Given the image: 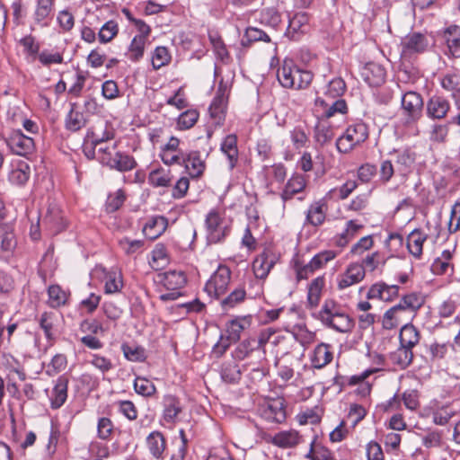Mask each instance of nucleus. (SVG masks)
I'll list each match as a JSON object with an SVG mask.
<instances>
[{"label":"nucleus","mask_w":460,"mask_h":460,"mask_svg":"<svg viewBox=\"0 0 460 460\" xmlns=\"http://www.w3.org/2000/svg\"><path fill=\"white\" fill-rule=\"evenodd\" d=\"M381 368H370L367 369L359 375H354L348 378L349 386L358 385L357 394L362 397L369 395L371 393L372 385L366 379L372 374L376 373Z\"/></svg>","instance_id":"nucleus-43"},{"label":"nucleus","mask_w":460,"mask_h":460,"mask_svg":"<svg viewBox=\"0 0 460 460\" xmlns=\"http://www.w3.org/2000/svg\"><path fill=\"white\" fill-rule=\"evenodd\" d=\"M231 270L226 265H219L207 281L204 290L209 296L218 298L226 294L231 281Z\"/></svg>","instance_id":"nucleus-10"},{"label":"nucleus","mask_w":460,"mask_h":460,"mask_svg":"<svg viewBox=\"0 0 460 460\" xmlns=\"http://www.w3.org/2000/svg\"><path fill=\"white\" fill-rule=\"evenodd\" d=\"M96 436L102 441H111L113 438L115 426L108 417H101L97 420Z\"/></svg>","instance_id":"nucleus-56"},{"label":"nucleus","mask_w":460,"mask_h":460,"mask_svg":"<svg viewBox=\"0 0 460 460\" xmlns=\"http://www.w3.org/2000/svg\"><path fill=\"white\" fill-rule=\"evenodd\" d=\"M429 235L421 228L413 229L405 240L406 248L409 253L415 259L420 260L423 255V245Z\"/></svg>","instance_id":"nucleus-23"},{"label":"nucleus","mask_w":460,"mask_h":460,"mask_svg":"<svg viewBox=\"0 0 460 460\" xmlns=\"http://www.w3.org/2000/svg\"><path fill=\"white\" fill-rule=\"evenodd\" d=\"M172 178L171 170L160 166L150 171L148 182L153 187L167 188L172 185Z\"/></svg>","instance_id":"nucleus-49"},{"label":"nucleus","mask_w":460,"mask_h":460,"mask_svg":"<svg viewBox=\"0 0 460 460\" xmlns=\"http://www.w3.org/2000/svg\"><path fill=\"white\" fill-rule=\"evenodd\" d=\"M316 103L323 108V116L329 119L336 114H346L348 105L344 99L328 100L318 98Z\"/></svg>","instance_id":"nucleus-45"},{"label":"nucleus","mask_w":460,"mask_h":460,"mask_svg":"<svg viewBox=\"0 0 460 460\" xmlns=\"http://www.w3.org/2000/svg\"><path fill=\"white\" fill-rule=\"evenodd\" d=\"M146 447L151 456L155 459H164L167 444L162 432L153 431L146 438Z\"/></svg>","instance_id":"nucleus-39"},{"label":"nucleus","mask_w":460,"mask_h":460,"mask_svg":"<svg viewBox=\"0 0 460 460\" xmlns=\"http://www.w3.org/2000/svg\"><path fill=\"white\" fill-rule=\"evenodd\" d=\"M69 378L66 375L59 376L55 381L51 393L49 396L50 408L58 410L62 407L68 396Z\"/></svg>","instance_id":"nucleus-20"},{"label":"nucleus","mask_w":460,"mask_h":460,"mask_svg":"<svg viewBox=\"0 0 460 460\" xmlns=\"http://www.w3.org/2000/svg\"><path fill=\"white\" fill-rule=\"evenodd\" d=\"M346 83L341 78L337 77L332 79L327 85L324 92V98L328 100L342 99L341 96L346 92Z\"/></svg>","instance_id":"nucleus-58"},{"label":"nucleus","mask_w":460,"mask_h":460,"mask_svg":"<svg viewBox=\"0 0 460 460\" xmlns=\"http://www.w3.org/2000/svg\"><path fill=\"white\" fill-rule=\"evenodd\" d=\"M389 359L398 369H405L412 362V349L400 345L394 351L390 353Z\"/></svg>","instance_id":"nucleus-48"},{"label":"nucleus","mask_w":460,"mask_h":460,"mask_svg":"<svg viewBox=\"0 0 460 460\" xmlns=\"http://www.w3.org/2000/svg\"><path fill=\"white\" fill-rule=\"evenodd\" d=\"M205 225L209 240L215 243L224 241L230 233V226L225 224L223 215L217 209L208 213Z\"/></svg>","instance_id":"nucleus-11"},{"label":"nucleus","mask_w":460,"mask_h":460,"mask_svg":"<svg viewBox=\"0 0 460 460\" xmlns=\"http://www.w3.org/2000/svg\"><path fill=\"white\" fill-rule=\"evenodd\" d=\"M427 115L432 119H442L451 109L450 102L443 96L434 95L427 102Z\"/></svg>","instance_id":"nucleus-30"},{"label":"nucleus","mask_w":460,"mask_h":460,"mask_svg":"<svg viewBox=\"0 0 460 460\" xmlns=\"http://www.w3.org/2000/svg\"><path fill=\"white\" fill-rule=\"evenodd\" d=\"M444 39L448 53L455 58H460V27L451 25L444 31Z\"/></svg>","instance_id":"nucleus-46"},{"label":"nucleus","mask_w":460,"mask_h":460,"mask_svg":"<svg viewBox=\"0 0 460 460\" xmlns=\"http://www.w3.org/2000/svg\"><path fill=\"white\" fill-rule=\"evenodd\" d=\"M374 246V236L372 234L365 235L351 245L349 254L353 258H362L367 252H370Z\"/></svg>","instance_id":"nucleus-52"},{"label":"nucleus","mask_w":460,"mask_h":460,"mask_svg":"<svg viewBox=\"0 0 460 460\" xmlns=\"http://www.w3.org/2000/svg\"><path fill=\"white\" fill-rule=\"evenodd\" d=\"M134 389L137 394L144 397H151L157 392L154 383L151 380L142 376H137L135 378Z\"/></svg>","instance_id":"nucleus-64"},{"label":"nucleus","mask_w":460,"mask_h":460,"mask_svg":"<svg viewBox=\"0 0 460 460\" xmlns=\"http://www.w3.org/2000/svg\"><path fill=\"white\" fill-rule=\"evenodd\" d=\"M228 96L227 87L221 83L208 108L210 118L214 120L216 126H222L225 122Z\"/></svg>","instance_id":"nucleus-12"},{"label":"nucleus","mask_w":460,"mask_h":460,"mask_svg":"<svg viewBox=\"0 0 460 460\" xmlns=\"http://www.w3.org/2000/svg\"><path fill=\"white\" fill-rule=\"evenodd\" d=\"M388 258H386L385 254L380 251H374L367 253L365 256L361 258L360 261H357L361 268H363L364 271L367 272H376L377 270L382 271Z\"/></svg>","instance_id":"nucleus-31"},{"label":"nucleus","mask_w":460,"mask_h":460,"mask_svg":"<svg viewBox=\"0 0 460 460\" xmlns=\"http://www.w3.org/2000/svg\"><path fill=\"white\" fill-rule=\"evenodd\" d=\"M171 61V51L165 46H157L150 53V63L155 71L168 66Z\"/></svg>","instance_id":"nucleus-51"},{"label":"nucleus","mask_w":460,"mask_h":460,"mask_svg":"<svg viewBox=\"0 0 460 460\" xmlns=\"http://www.w3.org/2000/svg\"><path fill=\"white\" fill-rule=\"evenodd\" d=\"M61 315L55 312H44L39 317V325L50 345L56 341L59 332Z\"/></svg>","instance_id":"nucleus-14"},{"label":"nucleus","mask_w":460,"mask_h":460,"mask_svg":"<svg viewBox=\"0 0 460 460\" xmlns=\"http://www.w3.org/2000/svg\"><path fill=\"white\" fill-rule=\"evenodd\" d=\"M277 261L278 256L269 248L264 249L254 258L252 263V269L255 278H249L247 280L249 288H256V290L249 293L250 298H256L262 295V285L260 284L258 280H265Z\"/></svg>","instance_id":"nucleus-3"},{"label":"nucleus","mask_w":460,"mask_h":460,"mask_svg":"<svg viewBox=\"0 0 460 460\" xmlns=\"http://www.w3.org/2000/svg\"><path fill=\"white\" fill-rule=\"evenodd\" d=\"M181 165L191 178L200 177L206 168L205 162L201 159L198 151H191L183 156Z\"/></svg>","instance_id":"nucleus-38"},{"label":"nucleus","mask_w":460,"mask_h":460,"mask_svg":"<svg viewBox=\"0 0 460 460\" xmlns=\"http://www.w3.org/2000/svg\"><path fill=\"white\" fill-rule=\"evenodd\" d=\"M325 287L324 276H318L312 279L307 286L306 308L315 309L321 301L323 291Z\"/></svg>","instance_id":"nucleus-36"},{"label":"nucleus","mask_w":460,"mask_h":460,"mask_svg":"<svg viewBox=\"0 0 460 460\" xmlns=\"http://www.w3.org/2000/svg\"><path fill=\"white\" fill-rule=\"evenodd\" d=\"M4 141L11 154L29 158L35 151V142L32 137L25 136L22 130H13Z\"/></svg>","instance_id":"nucleus-8"},{"label":"nucleus","mask_w":460,"mask_h":460,"mask_svg":"<svg viewBox=\"0 0 460 460\" xmlns=\"http://www.w3.org/2000/svg\"><path fill=\"white\" fill-rule=\"evenodd\" d=\"M307 186V178L301 173H293L286 182L281 193L280 198L285 204L293 199L296 195L303 193Z\"/></svg>","instance_id":"nucleus-21"},{"label":"nucleus","mask_w":460,"mask_h":460,"mask_svg":"<svg viewBox=\"0 0 460 460\" xmlns=\"http://www.w3.org/2000/svg\"><path fill=\"white\" fill-rule=\"evenodd\" d=\"M309 359L314 368L321 369L326 367L333 359L332 345L325 342L319 343L311 352Z\"/></svg>","instance_id":"nucleus-29"},{"label":"nucleus","mask_w":460,"mask_h":460,"mask_svg":"<svg viewBox=\"0 0 460 460\" xmlns=\"http://www.w3.org/2000/svg\"><path fill=\"white\" fill-rule=\"evenodd\" d=\"M137 31V34L132 37L123 54L126 60L132 64H137L144 59L146 49L150 45L149 38L152 29L148 27Z\"/></svg>","instance_id":"nucleus-7"},{"label":"nucleus","mask_w":460,"mask_h":460,"mask_svg":"<svg viewBox=\"0 0 460 460\" xmlns=\"http://www.w3.org/2000/svg\"><path fill=\"white\" fill-rule=\"evenodd\" d=\"M102 272L105 294L119 293L124 286L122 273L117 270H106L105 269H102Z\"/></svg>","instance_id":"nucleus-41"},{"label":"nucleus","mask_w":460,"mask_h":460,"mask_svg":"<svg viewBox=\"0 0 460 460\" xmlns=\"http://www.w3.org/2000/svg\"><path fill=\"white\" fill-rule=\"evenodd\" d=\"M328 204L325 199H320L311 203L305 211V226H322L327 217Z\"/></svg>","instance_id":"nucleus-18"},{"label":"nucleus","mask_w":460,"mask_h":460,"mask_svg":"<svg viewBox=\"0 0 460 460\" xmlns=\"http://www.w3.org/2000/svg\"><path fill=\"white\" fill-rule=\"evenodd\" d=\"M441 87L453 94L460 92V75L456 72H449L444 75L440 79Z\"/></svg>","instance_id":"nucleus-62"},{"label":"nucleus","mask_w":460,"mask_h":460,"mask_svg":"<svg viewBox=\"0 0 460 460\" xmlns=\"http://www.w3.org/2000/svg\"><path fill=\"white\" fill-rule=\"evenodd\" d=\"M400 287L397 285H388L385 282L379 281L372 284L366 295L368 300H381L383 302H393L399 297Z\"/></svg>","instance_id":"nucleus-15"},{"label":"nucleus","mask_w":460,"mask_h":460,"mask_svg":"<svg viewBox=\"0 0 460 460\" xmlns=\"http://www.w3.org/2000/svg\"><path fill=\"white\" fill-rule=\"evenodd\" d=\"M368 137V125L363 121H357L349 125L344 133L337 138V150L341 154H349L361 146Z\"/></svg>","instance_id":"nucleus-5"},{"label":"nucleus","mask_w":460,"mask_h":460,"mask_svg":"<svg viewBox=\"0 0 460 460\" xmlns=\"http://www.w3.org/2000/svg\"><path fill=\"white\" fill-rule=\"evenodd\" d=\"M56 0H37L33 12V22L40 27H48L54 15Z\"/></svg>","instance_id":"nucleus-22"},{"label":"nucleus","mask_w":460,"mask_h":460,"mask_svg":"<svg viewBox=\"0 0 460 460\" xmlns=\"http://www.w3.org/2000/svg\"><path fill=\"white\" fill-rule=\"evenodd\" d=\"M338 256L333 250H324L316 253L307 263L300 260L294 261V270L297 281L307 279L315 271L323 269L330 261Z\"/></svg>","instance_id":"nucleus-6"},{"label":"nucleus","mask_w":460,"mask_h":460,"mask_svg":"<svg viewBox=\"0 0 460 460\" xmlns=\"http://www.w3.org/2000/svg\"><path fill=\"white\" fill-rule=\"evenodd\" d=\"M161 284L167 290H180L182 288L187 279L183 271L181 270H169L159 275Z\"/></svg>","instance_id":"nucleus-42"},{"label":"nucleus","mask_w":460,"mask_h":460,"mask_svg":"<svg viewBox=\"0 0 460 460\" xmlns=\"http://www.w3.org/2000/svg\"><path fill=\"white\" fill-rule=\"evenodd\" d=\"M41 224L50 234L56 235L66 228V222L62 211L58 208H49Z\"/></svg>","instance_id":"nucleus-27"},{"label":"nucleus","mask_w":460,"mask_h":460,"mask_svg":"<svg viewBox=\"0 0 460 460\" xmlns=\"http://www.w3.org/2000/svg\"><path fill=\"white\" fill-rule=\"evenodd\" d=\"M424 304L425 297L421 293L411 292L402 296L397 305L412 319Z\"/></svg>","instance_id":"nucleus-37"},{"label":"nucleus","mask_w":460,"mask_h":460,"mask_svg":"<svg viewBox=\"0 0 460 460\" xmlns=\"http://www.w3.org/2000/svg\"><path fill=\"white\" fill-rule=\"evenodd\" d=\"M86 124V119L83 112L71 109L66 117V128L69 131L76 132L83 128Z\"/></svg>","instance_id":"nucleus-60"},{"label":"nucleus","mask_w":460,"mask_h":460,"mask_svg":"<svg viewBox=\"0 0 460 460\" xmlns=\"http://www.w3.org/2000/svg\"><path fill=\"white\" fill-rule=\"evenodd\" d=\"M71 293L59 285H50L48 288V305L51 308H59L68 304Z\"/></svg>","instance_id":"nucleus-44"},{"label":"nucleus","mask_w":460,"mask_h":460,"mask_svg":"<svg viewBox=\"0 0 460 460\" xmlns=\"http://www.w3.org/2000/svg\"><path fill=\"white\" fill-rule=\"evenodd\" d=\"M420 333L413 324L407 323L401 328L400 345L412 349L420 342Z\"/></svg>","instance_id":"nucleus-47"},{"label":"nucleus","mask_w":460,"mask_h":460,"mask_svg":"<svg viewBox=\"0 0 460 460\" xmlns=\"http://www.w3.org/2000/svg\"><path fill=\"white\" fill-rule=\"evenodd\" d=\"M404 239L399 233H391L385 241V247L388 252L386 258H400L403 253Z\"/></svg>","instance_id":"nucleus-50"},{"label":"nucleus","mask_w":460,"mask_h":460,"mask_svg":"<svg viewBox=\"0 0 460 460\" xmlns=\"http://www.w3.org/2000/svg\"><path fill=\"white\" fill-rule=\"evenodd\" d=\"M220 151L226 157L228 167L232 171L239 161L238 137L236 134L226 135L220 143Z\"/></svg>","instance_id":"nucleus-26"},{"label":"nucleus","mask_w":460,"mask_h":460,"mask_svg":"<svg viewBox=\"0 0 460 460\" xmlns=\"http://www.w3.org/2000/svg\"><path fill=\"white\" fill-rule=\"evenodd\" d=\"M317 319L324 326L341 333L350 332L355 326L354 320L333 299L324 300Z\"/></svg>","instance_id":"nucleus-1"},{"label":"nucleus","mask_w":460,"mask_h":460,"mask_svg":"<svg viewBox=\"0 0 460 460\" xmlns=\"http://www.w3.org/2000/svg\"><path fill=\"white\" fill-rule=\"evenodd\" d=\"M168 227V219L164 216H153L143 226V234L150 240L160 237Z\"/></svg>","instance_id":"nucleus-33"},{"label":"nucleus","mask_w":460,"mask_h":460,"mask_svg":"<svg viewBox=\"0 0 460 460\" xmlns=\"http://www.w3.org/2000/svg\"><path fill=\"white\" fill-rule=\"evenodd\" d=\"M259 22L270 27H277L281 22V15L274 7L263 8L259 13Z\"/></svg>","instance_id":"nucleus-63"},{"label":"nucleus","mask_w":460,"mask_h":460,"mask_svg":"<svg viewBox=\"0 0 460 460\" xmlns=\"http://www.w3.org/2000/svg\"><path fill=\"white\" fill-rule=\"evenodd\" d=\"M199 119V112L196 109H189L181 112L176 119V129L188 130L195 126Z\"/></svg>","instance_id":"nucleus-55"},{"label":"nucleus","mask_w":460,"mask_h":460,"mask_svg":"<svg viewBox=\"0 0 460 460\" xmlns=\"http://www.w3.org/2000/svg\"><path fill=\"white\" fill-rule=\"evenodd\" d=\"M363 228L364 225L356 219L347 221L343 231L334 236L335 246L340 248L346 247Z\"/></svg>","instance_id":"nucleus-34"},{"label":"nucleus","mask_w":460,"mask_h":460,"mask_svg":"<svg viewBox=\"0 0 460 460\" xmlns=\"http://www.w3.org/2000/svg\"><path fill=\"white\" fill-rule=\"evenodd\" d=\"M97 160L106 167L120 172H130L137 166L135 157L126 152L117 150V144L100 146Z\"/></svg>","instance_id":"nucleus-4"},{"label":"nucleus","mask_w":460,"mask_h":460,"mask_svg":"<svg viewBox=\"0 0 460 460\" xmlns=\"http://www.w3.org/2000/svg\"><path fill=\"white\" fill-rule=\"evenodd\" d=\"M323 411L320 406L308 408L296 414V420L299 425L319 424L322 420Z\"/></svg>","instance_id":"nucleus-53"},{"label":"nucleus","mask_w":460,"mask_h":460,"mask_svg":"<svg viewBox=\"0 0 460 460\" xmlns=\"http://www.w3.org/2000/svg\"><path fill=\"white\" fill-rule=\"evenodd\" d=\"M20 45L23 48V53L31 58V61L38 59V55L40 53V43L32 35H26L19 40Z\"/></svg>","instance_id":"nucleus-59"},{"label":"nucleus","mask_w":460,"mask_h":460,"mask_svg":"<svg viewBox=\"0 0 460 460\" xmlns=\"http://www.w3.org/2000/svg\"><path fill=\"white\" fill-rule=\"evenodd\" d=\"M252 288H249L248 280L243 282V286H240L234 289L226 298L221 301V306L223 310L226 311L235 307L237 305L243 303L246 296H249V293Z\"/></svg>","instance_id":"nucleus-40"},{"label":"nucleus","mask_w":460,"mask_h":460,"mask_svg":"<svg viewBox=\"0 0 460 460\" xmlns=\"http://www.w3.org/2000/svg\"><path fill=\"white\" fill-rule=\"evenodd\" d=\"M310 15L305 12H299L289 19L285 35L292 40H298L306 34L310 29Z\"/></svg>","instance_id":"nucleus-17"},{"label":"nucleus","mask_w":460,"mask_h":460,"mask_svg":"<svg viewBox=\"0 0 460 460\" xmlns=\"http://www.w3.org/2000/svg\"><path fill=\"white\" fill-rule=\"evenodd\" d=\"M267 443H270L281 449L295 448L303 441V436L296 429H290L287 430H280L273 436H269L265 438Z\"/></svg>","instance_id":"nucleus-13"},{"label":"nucleus","mask_w":460,"mask_h":460,"mask_svg":"<svg viewBox=\"0 0 460 460\" xmlns=\"http://www.w3.org/2000/svg\"><path fill=\"white\" fill-rule=\"evenodd\" d=\"M121 350L124 357L132 362H144L146 358L145 349L139 345L123 343L121 345Z\"/></svg>","instance_id":"nucleus-61"},{"label":"nucleus","mask_w":460,"mask_h":460,"mask_svg":"<svg viewBox=\"0 0 460 460\" xmlns=\"http://www.w3.org/2000/svg\"><path fill=\"white\" fill-rule=\"evenodd\" d=\"M411 320L397 304L388 308L381 318L382 328L385 331L395 330L401 323Z\"/></svg>","instance_id":"nucleus-24"},{"label":"nucleus","mask_w":460,"mask_h":460,"mask_svg":"<svg viewBox=\"0 0 460 460\" xmlns=\"http://www.w3.org/2000/svg\"><path fill=\"white\" fill-rule=\"evenodd\" d=\"M260 414L262 419L271 423H283L287 418L283 402L279 401H273L261 407Z\"/></svg>","instance_id":"nucleus-32"},{"label":"nucleus","mask_w":460,"mask_h":460,"mask_svg":"<svg viewBox=\"0 0 460 460\" xmlns=\"http://www.w3.org/2000/svg\"><path fill=\"white\" fill-rule=\"evenodd\" d=\"M119 27L116 21L109 20L100 29L98 40L102 44L111 42L119 34Z\"/></svg>","instance_id":"nucleus-57"},{"label":"nucleus","mask_w":460,"mask_h":460,"mask_svg":"<svg viewBox=\"0 0 460 460\" xmlns=\"http://www.w3.org/2000/svg\"><path fill=\"white\" fill-rule=\"evenodd\" d=\"M423 98L413 91L405 93L401 99V111L406 124L417 122L422 116Z\"/></svg>","instance_id":"nucleus-9"},{"label":"nucleus","mask_w":460,"mask_h":460,"mask_svg":"<svg viewBox=\"0 0 460 460\" xmlns=\"http://www.w3.org/2000/svg\"><path fill=\"white\" fill-rule=\"evenodd\" d=\"M366 272L357 261L350 262L337 278V288L343 290L364 280Z\"/></svg>","instance_id":"nucleus-16"},{"label":"nucleus","mask_w":460,"mask_h":460,"mask_svg":"<svg viewBox=\"0 0 460 460\" xmlns=\"http://www.w3.org/2000/svg\"><path fill=\"white\" fill-rule=\"evenodd\" d=\"M277 77L284 88L305 90L312 84L314 75L311 71L300 68L293 59L285 58L278 69Z\"/></svg>","instance_id":"nucleus-2"},{"label":"nucleus","mask_w":460,"mask_h":460,"mask_svg":"<svg viewBox=\"0 0 460 460\" xmlns=\"http://www.w3.org/2000/svg\"><path fill=\"white\" fill-rule=\"evenodd\" d=\"M252 323V316L243 315V316H236L235 318L230 320L226 324V332L227 339L230 341L236 342L240 340L241 334L245 330H248Z\"/></svg>","instance_id":"nucleus-28"},{"label":"nucleus","mask_w":460,"mask_h":460,"mask_svg":"<svg viewBox=\"0 0 460 460\" xmlns=\"http://www.w3.org/2000/svg\"><path fill=\"white\" fill-rule=\"evenodd\" d=\"M394 154L395 155L396 164L401 166L403 171L409 170L417 158V154L411 147L394 150Z\"/></svg>","instance_id":"nucleus-54"},{"label":"nucleus","mask_w":460,"mask_h":460,"mask_svg":"<svg viewBox=\"0 0 460 460\" xmlns=\"http://www.w3.org/2000/svg\"><path fill=\"white\" fill-rule=\"evenodd\" d=\"M402 54L411 56L424 52L429 46V40L426 35L420 32L407 34L402 40Z\"/></svg>","instance_id":"nucleus-19"},{"label":"nucleus","mask_w":460,"mask_h":460,"mask_svg":"<svg viewBox=\"0 0 460 460\" xmlns=\"http://www.w3.org/2000/svg\"><path fill=\"white\" fill-rule=\"evenodd\" d=\"M163 418L167 423H175L182 411L181 400L173 394H165L163 399Z\"/></svg>","instance_id":"nucleus-35"},{"label":"nucleus","mask_w":460,"mask_h":460,"mask_svg":"<svg viewBox=\"0 0 460 460\" xmlns=\"http://www.w3.org/2000/svg\"><path fill=\"white\" fill-rule=\"evenodd\" d=\"M362 79L373 87L380 86L385 81L386 72L380 64L376 62L367 63L361 69Z\"/></svg>","instance_id":"nucleus-25"}]
</instances>
